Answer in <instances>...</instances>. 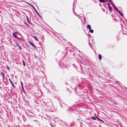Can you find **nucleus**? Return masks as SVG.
<instances>
[{
  "label": "nucleus",
  "instance_id": "7ed1b4c3",
  "mask_svg": "<svg viewBox=\"0 0 127 127\" xmlns=\"http://www.w3.org/2000/svg\"><path fill=\"white\" fill-rule=\"evenodd\" d=\"M32 8L34 10H35L36 12V13L38 15L40 18H41L40 15L39 14V13H38V12L36 10V9L35 8V7L33 6V7H32Z\"/></svg>",
  "mask_w": 127,
  "mask_h": 127
},
{
  "label": "nucleus",
  "instance_id": "9b49d317",
  "mask_svg": "<svg viewBox=\"0 0 127 127\" xmlns=\"http://www.w3.org/2000/svg\"><path fill=\"white\" fill-rule=\"evenodd\" d=\"M89 45H90V47L91 48H92L94 50V49L92 47V46L91 45V44L89 42Z\"/></svg>",
  "mask_w": 127,
  "mask_h": 127
},
{
  "label": "nucleus",
  "instance_id": "f257e3e1",
  "mask_svg": "<svg viewBox=\"0 0 127 127\" xmlns=\"http://www.w3.org/2000/svg\"><path fill=\"white\" fill-rule=\"evenodd\" d=\"M18 34H19V33L17 32H16L15 33H13V35L14 38L17 39H18V37L16 35H17Z\"/></svg>",
  "mask_w": 127,
  "mask_h": 127
},
{
  "label": "nucleus",
  "instance_id": "dca6fc26",
  "mask_svg": "<svg viewBox=\"0 0 127 127\" xmlns=\"http://www.w3.org/2000/svg\"><path fill=\"white\" fill-rule=\"evenodd\" d=\"M17 46H18L19 47V49H20V50H21V47L19 46V45L18 44V43H17Z\"/></svg>",
  "mask_w": 127,
  "mask_h": 127
},
{
  "label": "nucleus",
  "instance_id": "423d86ee",
  "mask_svg": "<svg viewBox=\"0 0 127 127\" xmlns=\"http://www.w3.org/2000/svg\"><path fill=\"white\" fill-rule=\"evenodd\" d=\"M118 13L122 17H123V13L120 11H119L118 12Z\"/></svg>",
  "mask_w": 127,
  "mask_h": 127
},
{
  "label": "nucleus",
  "instance_id": "e433bc0d",
  "mask_svg": "<svg viewBox=\"0 0 127 127\" xmlns=\"http://www.w3.org/2000/svg\"><path fill=\"white\" fill-rule=\"evenodd\" d=\"M73 5H74V3L73 4Z\"/></svg>",
  "mask_w": 127,
  "mask_h": 127
},
{
  "label": "nucleus",
  "instance_id": "0eeeda50",
  "mask_svg": "<svg viewBox=\"0 0 127 127\" xmlns=\"http://www.w3.org/2000/svg\"><path fill=\"white\" fill-rule=\"evenodd\" d=\"M87 29H91V26L89 25H88L87 26Z\"/></svg>",
  "mask_w": 127,
  "mask_h": 127
},
{
  "label": "nucleus",
  "instance_id": "f704fd0d",
  "mask_svg": "<svg viewBox=\"0 0 127 127\" xmlns=\"http://www.w3.org/2000/svg\"><path fill=\"white\" fill-rule=\"evenodd\" d=\"M62 105H61V107H62Z\"/></svg>",
  "mask_w": 127,
  "mask_h": 127
},
{
  "label": "nucleus",
  "instance_id": "c9c22d12",
  "mask_svg": "<svg viewBox=\"0 0 127 127\" xmlns=\"http://www.w3.org/2000/svg\"><path fill=\"white\" fill-rule=\"evenodd\" d=\"M8 127H11L10 126H8Z\"/></svg>",
  "mask_w": 127,
  "mask_h": 127
},
{
  "label": "nucleus",
  "instance_id": "ddd939ff",
  "mask_svg": "<svg viewBox=\"0 0 127 127\" xmlns=\"http://www.w3.org/2000/svg\"><path fill=\"white\" fill-rule=\"evenodd\" d=\"M22 62L23 63V65L24 66H25V64L24 61L23 60L22 61Z\"/></svg>",
  "mask_w": 127,
  "mask_h": 127
},
{
  "label": "nucleus",
  "instance_id": "f8f14e48",
  "mask_svg": "<svg viewBox=\"0 0 127 127\" xmlns=\"http://www.w3.org/2000/svg\"><path fill=\"white\" fill-rule=\"evenodd\" d=\"M89 32L91 33H93L94 32V31L93 30L90 29H89Z\"/></svg>",
  "mask_w": 127,
  "mask_h": 127
},
{
  "label": "nucleus",
  "instance_id": "7c9ffc66",
  "mask_svg": "<svg viewBox=\"0 0 127 127\" xmlns=\"http://www.w3.org/2000/svg\"><path fill=\"white\" fill-rule=\"evenodd\" d=\"M35 58H36V57H37L36 56H35Z\"/></svg>",
  "mask_w": 127,
  "mask_h": 127
},
{
  "label": "nucleus",
  "instance_id": "6ab92c4d",
  "mask_svg": "<svg viewBox=\"0 0 127 127\" xmlns=\"http://www.w3.org/2000/svg\"><path fill=\"white\" fill-rule=\"evenodd\" d=\"M1 74H2V77H3V79H5L4 77V74L2 72H1Z\"/></svg>",
  "mask_w": 127,
  "mask_h": 127
},
{
  "label": "nucleus",
  "instance_id": "412c9836",
  "mask_svg": "<svg viewBox=\"0 0 127 127\" xmlns=\"http://www.w3.org/2000/svg\"><path fill=\"white\" fill-rule=\"evenodd\" d=\"M21 85L22 87V88H23V85L21 81Z\"/></svg>",
  "mask_w": 127,
  "mask_h": 127
},
{
  "label": "nucleus",
  "instance_id": "f03ea898",
  "mask_svg": "<svg viewBox=\"0 0 127 127\" xmlns=\"http://www.w3.org/2000/svg\"><path fill=\"white\" fill-rule=\"evenodd\" d=\"M29 42L30 44V45H31L33 47L35 48H36V46L34 45V44L33 43L31 42L30 41H29Z\"/></svg>",
  "mask_w": 127,
  "mask_h": 127
},
{
  "label": "nucleus",
  "instance_id": "c756f323",
  "mask_svg": "<svg viewBox=\"0 0 127 127\" xmlns=\"http://www.w3.org/2000/svg\"><path fill=\"white\" fill-rule=\"evenodd\" d=\"M26 24L27 26L29 27V25H28L27 24Z\"/></svg>",
  "mask_w": 127,
  "mask_h": 127
},
{
  "label": "nucleus",
  "instance_id": "39448f33",
  "mask_svg": "<svg viewBox=\"0 0 127 127\" xmlns=\"http://www.w3.org/2000/svg\"><path fill=\"white\" fill-rule=\"evenodd\" d=\"M99 1L101 2H106L107 1V0H99Z\"/></svg>",
  "mask_w": 127,
  "mask_h": 127
},
{
  "label": "nucleus",
  "instance_id": "393cba45",
  "mask_svg": "<svg viewBox=\"0 0 127 127\" xmlns=\"http://www.w3.org/2000/svg\"><path fill=\"white\" fill-rule=\"evenodd\" d=\"M78 62L80 64V63H81V64H82V62H81L79 60V62Z\"/></svg>",
  "mask_w": 127,
  "mask_h": 127
},
{
  "label": "nucleus",
  "instance_id": "c85d7f7f",
  "mask_svg": "<svg viewBox=\"0 0 127 127\" xmlns=\"http://www.w3.org/2000/svg\"><path fill=\"white\" fill-rule=\"evenodd\" d=\"M107 4L108 5V6H109V5H110V4L109 3H107Z\"/></svg>",
  "mask_w": 127,
  "mask_h": 127
},
{
  "label": "nucleus",
  "instance_id": "aec40b11",
  "mask_svg": "<svg viewBox=\"0 0 127 127\" xmlns=\"http://www.w3.org/2000/svg\"><path fill=\"white\" fill-rule=\"evenodd\" d=\"M92 119H93L94 120H96V118L95 117H92Z\"/></svg>",
  "mask_w": 127,
  "mask_h": 127
},
{
  "label": "nucleus",
  "instance_id": "20e7f679",
  "mask_svg": "<svg viewBox=\"0 0 127 127\" xmlns=\"http://www.w3.org/2000/svg\"><path fill=\"white\" fill-rule=\"evenodd\" d=\"M9 80L10 82V83L11 84V85H12V87L14 88H15V86H14V84H13L12 82L11 81L10 79V78L9 79Z\"/></svg>",
  "mask_w": 127,
  "mask_h": 127
},
{
  "label": "nucleus",
  "instance_id": "5701e85b",
  "mask_svg": "<svg viewBox=\"0 0 127 127\" xmlns=\"http://www.w3.org/2000/svg\"><path fill=\"white\" fill-rule=\"evenodd\" d=\"M7 69L9 70H10V68H9V67L8 66H7Z\"/></svg>",
  "mask_w": 127,
  "mask_h": 127
},
{
  "label": "nucleus",
  "instance_id": "4c0bfd02",
  "mask_svg": "<svg viewBox=\"0 0 127 127\" xmlns=\"http://www.w3.org/2000/svg\"><path fill=\"white\" fill-rule=\"evenodd\" d=\"M54 127L53 126V127Z\"/></svg>",
  "mask_w": 127,
  "mask_h": 127
},
{
  "label": "nucleus",
  "instance_id": "1a4fd4ad",
  "mask_svg": "<svg viewBox=\"0 0 127 127\" xmlns=\"http://www.w3.org/2000/svg\"><path fill=\"white\" fill-rule=\"evenodd\" d=\"M98 58L99 60H100L102 59L101 56L100 55H98Z\"/></svg>",
  "mask_w": 127,
  "mask_h": 127
},
{
  "label": "nucleus",
  "instance_id": "4be33fe9",
  "mask_svg": "<svg viewBox=\"0 0 127 127\" xmlns=\"http://www.w3.org/2000/svg\"><path fill=\"white\" fill-rule=\"evenodd\" d=\"M73 11L74 13V14H75V15H76L77 16H78L76 14V13H75V12L74 11L73 9Z\"/></svg>",
  "mask_w": 127,
  "mask_h": 127
},
{
  "label": "nucleus",
  "instance_id": "a211bd4d",
  "mask_svg": "<svg viewBox=\"0 0 127 127\" xmlns=\"http://www.w3.org/2000/svg\"><path fill=\"white\" fill-rule=\"evenodd\" d=\"M110 3L114 7L115 6V5L112 2H110Z\"/></svg>",
  "mask_w": 127,
  "mask_h": 127
},
{
  "label": "nucleus",
  "instance_id": "2f4dec72",
  "mask_svg": "<svg viewBox=\"0 0 127 127\" xmlns=\"http://www.w3.org/2000/svg\"><path fill=\"white\" fill-rule=\"evenodd\" d=\"M66 125V123H65V124H64V125Z\"/></svg>",
  "mask_w": 127,
  "mask_h": 127
},
{
  "label": "nucleus",
  "instance_id": "2eb2a0df",
  "mask_svg": "<svg viewBox=\"0 0 127 127\" xmlns=\"http://www.w3.org/2000/svg\"><path fill=\"white\" fill-rule=\"evenodd\" d=\"M108 8H109V10L111 12V10H112V8L111 7H110V6H108Z\"/></svg>",
  "mask_w": 127,
  "mask_h": 127
},
{
  "label": "nucleus",
  "instance_id": "473e14b6",
  "mask_svg": "<svg viewBox=\"0 0 127 127\" xmlns=\"http://www.w3.org/2000/svg\"><path fill=\"white\" fill-rule=\"evenodd\" d=\"M51 126L52 127H53V126L51 124Z\"/></svg>",
  "mask_w": 127,
  "mask_h": 127
},
{
  "label": "nucleus",
  "instance_id": "bb28decb",
  "mask_svg": "<svg viewBox=\"0 0 127 127\" xmlns=\"http://www.w3.org/2000/svg\"><path fill=\"white\" fill-rule=\"evenodd\" d=\"M108 0V1L110 3L111 2H112L111 0Z\"/></svg>",
  "mask_w": 127,
  "mask_h": 127
},
{
  "label": "nucleus",
  "instance_id": "a878e982",
  "mask_svg": "<svg viewBox=\"0 0 127 127\" xmlns=\"http://www.w3.org/2000/svg\"><path fill=\"white\" fill-rule=\"evenodd\" d=\"M26 18H27V20H28V21L29 22V19H28V17L26 16Z\"/></svg>",
  "mask_w": 127,
  "mask_h": 127
},
{
  "label": "nucleus",
  "instance_id": "4468645a",
  "mask_svg": "<svg viewBox=\"0 0 127 127\" xmlns=\"http://www.w3.org/2000/svg\"><path fill=\"white\" fill-rule=\"evenodd\" d=\"M68 111H70V112H72L73 110H72L71 108H70L68 110Z\"/></svg>",
  "mask_w": 127,
  "mask_h": 127
},
{
  "label": "nucleus",
  "instance_id": "cd10ccee",
  "mask_svg": "<svg viewBox=\"0 0 127 127\" xmlns=\"http://www.w3.org/2000/svg\"><path fill=\"white\" fill-rule=\"evenodd\" d=\"M100 121H101V122H103V123H104V122L101 119L100 120Z\"/></svg>",
  "mask_w": 127,
  "mask_h": 127
},
{
  "label": "nucleus",
  "instance_id": "b1692460",
  "mask_svg": "<svg viewBox=\"0 0 127 127\" xmlns=\"http://www.w3.org/2000/svg\"><path fill=\"white\" fill-rule=\"evenodd\" d=\"M97 119L99 121H100V120H101V119L99 118H98V117H97Z\"/></svg>",
  "mask_w": 127,
  "mask_h": 127
},
{
  "label": "nucleus",
  "instance_id": "6e6552de",
  "mask_svg": "<svg viewBox=\"0 0 127 127\" xmlns=\"http://www.w3.org/2000/svg\"><path fill=\"white\" fill-rule=\"evenodd\" d=\"M32 37H33L36 41H38V39L36 38L35 36H32Z\"/></svg>",
  "mask_w": 127,
  "mask_h": 127
},
{
  "label": "nucleus",
  "instance_id": "f3484780",
  "mask_svg": "<svg viewBox=\"0 0 127 127\" xmlns=\"http://www.w3.org/2000/svg\"><path fill=\"white\" fill-rule=\"evenodd\" d=\"M26 3L28 4H29V5H30L32 7V8L33 7V5H32L31 4L29 3H28L27 2H26Z\"/></svg>",
  "mask_w": 127,
  "mask_h": 127
},
{
  "label": "nucleus",
  "instance_id": "72a5a7b5",
  "mask_svg": "<svg viewBox=\"0 0 127 127\" xmlns=\"http://www.w3.org/2000/svg\"><path fill=\"white\" fill-rule=\"evenodd\" d=\"M96 118H97V117L96 116Z\"/></svg>",
  "mask_w": 127,
  "mask_h": 127
},
{
  "label": "nucleus",
  "instance_id": "9d476101",
  "mask_svg": "<svg viewBox=\"0 0 127 127\" xmlns=\"http://www.w3.org/2000/svg\"><path fill=\"white\" fill-rule=\"evenodd\" d=\"M114 9L116 11H117L118 12L119 11L118 10V8L117 7H116L115 6L114 7Z\"/></svg>",
  "mask_w": 127,
  "mask_h": 127
}]
</instances>
